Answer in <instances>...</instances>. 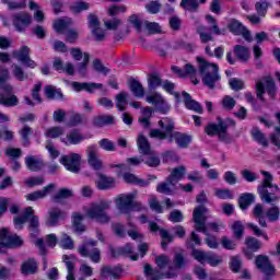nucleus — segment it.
<instances>
[{"label": "nucleus", "instance_id": "f257e3e1", "mask_svg": "<svg viewBox=\"0 0 280 280\" xmlns=\"http://www.w3.org/2000/svg\"><path fill=\"white\" fill-rule=\"evenodd\" d=\"M113 201L101 199L98 201L91 202L89 208L85 210V215L90 220H95L100 224H108L110 222V215H108V209H110Z\"/></svg>", "mask_w": 280, "mask_h": 280}, {"label": "nucleus", "instance_id": "f03ea898", "mask_svg": "<svg viewBox=\"0 0 280 280\" xmlns=\"http://www.w3.org/2000/svg\"><path fill=\"white\" fill-rule=\"evenodd\" d=\"M197 62H199V73L202 83L208 86V89H215V84H218V81L220 80L218 65L206 61L202 57H197Z\"/></svg>", "mask_w": 280, "mask_h": 280}, {"label": "nucleus", "instance_id": "7ed1b4c3", "mask_svg": "<svg viewBox=\"0 0 280 280\" xmlns=\"http://www.w3.org/2000/svg\"><path fill=\"white\" fill-rule=\"evenodd\" d=\"M260 173L262 174V176H265V179L258 186L257 191L262 202H266L267 205H272V202H277V200H279V197L275 195V192L268 191V188L275 189V191H280L279 186L272 184L273 177L272 174H270L268 171H260Z\"/></svg>", "mask_w": 280, "mask_h": 280}, {"label": "nucleus", "instance_id": "20e7f679", "mask_svg": "<svg viewBox=\"0 0 280 280\" xmlns=\"http://www.w3.org/2000/svg\"><path fill=\"white\" fill-rule=\"evenodd\" d=\"M218 124L210 122L205 128L206 135L208 137H218L219 141L222 143H232L233 139L229 137V124L222 119V117H218Z\"/></svg>", "mask_w": 280, "mask_h": 280}, {"label": "nucleus", "instance_id": "39448f33", "mask_svg": "<svg viewBox=\"0 0 280 280\" xmlns=\"http://www.w3.org/2000/svg\"><path fill=\"white\" fill-rule=\"evenodd\" d=\"M27 220L30 222L28 229L31 231V235H37L38 226H40V223L38 221V217L34 215V209L32 207H27L23 215L14 217L13 222L15 228L19 229V231H21V229H23V224H25Z\"/></svg>", "mask_w": 280, "mask_h": 280}, {"label": "nucleus", "instance_id": "423d86ee", "mask_svg": "<svg viewBox=\"0 0 280 280\" xmlns=\"http://www.w3.org/2000/svg\"><path fill=\"white\" fill-rule=\"evenodd\" d=\"M90 246L94 248L90 249ZM95 246H97V241L85 240L83 244L78 247V253L79 255H81V257H89L94 264H100L102 256L100 248Z\"/></svg>", "mask_w": 280, "mask_h": 280}, {"label": "nucleus", "instance_id": "0eeeda50", "mask_svg": "<svg viewBox=\"0 0 280 280\" xmlns=\"http://www.w3.org/2000/svg\"><path fill=\"white\" fill-rule=\"evenodd\" d=\"M268 93L271 100H275V95H277V85H275V80L270 77H267L261 81L256 83V95L258 100L265 102L264 93Z\"/></svg>", "mask_w": 280, "mask_h": 280}, {"label": "nucleus", "instance_id": "6e6552de", "mask_svg": "<svg viewBox=\"0 0 280 280\" xmlns=\"http://www.w3.org/2000/svg\"><path fill=\"white\" fill-rule=\"evenodd\" d=\"M207 213H209V209L205 206H199L194 209L192 220L195 222L196 231L199 233H203V235H208L207 231Z\"/></svg>", "mask_w": 280, "mask_h": 280}, {"label": "nucleus", "instance_id": "1a4fd4ad", "mask_svg": "<svg viewBox=\"0 0 280 280\" xmlns=\"http://www.w3.org/2000/svg\"><path fill=\"white\" fill-rule=\"evenodd\" d=\"M23 240L16 234H10V230L3 228L0 230V253H3V248H14V246H21Z\"/></svg>", "mask_w": 280, "mask_h": 280}, {"label": "nucleus", "instance_id": "9d476101", "mask_svg": "<svg viewBox=\"0 0 280 280\" xmlns=\"http://www.w3.org/2000/svg\"><path fill=\"white\" fill-rule=\"evenodd\" d=\"M81 161L82 156L79 153H69L67 155H62L59 160L61 165H63L68 172H72V174H80Z\"/></svg>", "mask_w": 280, "mask_h": 280}, {"label": "nucleus", "instance_id": "9b49d317", "mask_svg": "<svg viewBox=\"0 0 280 280\" xmlns=\"http://www.w3.org/2000/svg\"><path fill=\"white\" fill-rule=\"evenodd\" d=\"M13 58H16L19 62H22L24 67H28V69H36L37 63L30 57V47L22 46L19 50H14L12 52Z\"/></svg>", "mask_w": 280, "mask_h": 280}, {"label": "nucleus", "instance_id": "f8f14e48", "mask_svg": "<svg viewBox=\"0 0 280 280\" xmlns=\"http://www.w3.org/2000/svg\"><path fill=\"white\" fill-rule=\"evenodd\" d=\"M135 198H137V191L119 195L115 200L117 209H119L121 213H130Z\"/></svg>", "mask_w": 280, "mask_h": 280}, {"label": "nucleus", "instance_id": "ddd939ff", "mask_svg": "<svg viewBox=\"0 0 280 280\" xmlns=\"http://www.w3.org/2000/svg\"><path fill=\"white\" fill-rule=\"evenodd\" d=\"M32 23V15L27 12H21L13 14V25L18 32H25L26 27H30Z\"/></svg>", "mask_w": 280, "mask_h": 280}, {"label": "nucleus", "instance_id": "4468645a", "mask_svg": "<svg viewBox=\"0 0 280 280\" xmlns=\"http://www.w3.org/2000/svg\"><path fill=\"white\" fill-rule=\"evenodd\" d=\"M98 150L97 147L95 145H90L86 149V154H88V163L93 167V170H102L104 167L102 160H100V155L97 154Z\"/></svg>", "mask_w": 280, "mask_h": 280}, {"label": "nucleus", "instance_id": "2eb2a0df", "mask_svg": "<svg viewBox=\"0 0 280 280\" xmlns=\"http://www.w3.org/2000/svg\"><path fill=\"white\" fill-rule=\"evenodd\" d=\"M256 268L261 270L264 275H275V267L270 262V259H268V256L258 255L256 257Z\"/></svg>", "mask_w": 280, "mask_h": 280}, {"label": "nucleus", "instance_id": "dca6fc26", "mask_svg": "<svg viewBox=\"0 0 280 280\" xmlns=\"http://www.w3.org/2000/svg\"><path fill=\"white\" fill-rule=\"evenodd\" d=\"M149 228L153 233L160 231V235L162 237V248H167V244H172V242H174V236H172L167 230L159 228V224L155 222H150Z\"/></svg>", "mask_w": 280, "mask_h": 280}, {"label": "nucleus", "instance_id": "f3484780", "mask_svg": "<svg viewBox=\"0 0 280 280\" xmlns=\"http://www.w3.org/2000/svg\"><path fill=\"white\" fill-rule=\"evenodd\" d=\"M96 176L98 177V180H96L97 189L104 191L106 189H113L115 187V177L106 176L102 173H97Z\"/></svg>", "mask_w": 280, "mask_h": 280}, {"label": "nucleus", "instance_id": "a211bd4d", "mask_svg": "<svg viewBox=\"0 0 280 280\" xmlns=\"http://www.w3.org/2000/svg\"><path fill=\"white\" fill-rule=\"evenodd\" d=\"M72 89L80 93V91H86L88 93H95L98 89H104V84L102 83H80V82H72Z\"/></svg>", "mask_w": 280, "mask_h": 280}, {"label": "nucleus", "instance_id": "6ab92c4d", "mask_svg": "<svg viewBox=\"0 0 280 280\" xmlns=\"http://www.w3.org/2000/svg\"><path fill=\"white\" fill-rule=\"evenodd\" d=\"M185 174H187V167L185 165L176 166L172 170L168 178V183L172 185H176L179 180H183L185 178Z\"/></svg>", "mask_w": 280, "mask_h": 280}, {"label": "nucleus", "instance_id": "aec40b11", "mask_svg": "<svg viewBox=\"0 0 280 280\" xmlns=\"http://www.w3.org/2000/svg\"><path fill=\"white\" fill-rule=\"evenodd\" d=\"M182 95L184 97V104L186 108H188V110H194L195 113L199 114L203 113L202 105H200V103H198L197 101L192 100L189 93L183 92Z\"/></svg>", "mask_w": 280, "mask_h": 280}, {"label": "nucleus", "instance_id": "412c9836", "mask_svg": "<svg viewBox=\"0 0 280 280\" xmlns=\"http://www.w3.org/2000/svg\"><path fill=\"white\" fill-rule=\"evenodd\" d=\"M148 104H154L155 106H164V114L170 113V104L163 98V96L156 92L145 97Z\"/></svg>", "mask_w": 280, "mask_h": 280}, {"label": "nucleus", "instance_id": "4be33fe9", "mask_svg": "<svg viewBox=\"0 0 280 280\" xmlns=\"http://www.w3.org/2000/svg\"><path fill=\"white\" fill-rule=\"evenodd\" d=\"M25 165L27 170H30L31 172H40V170L45 167V163L43 162V160L34 155H30L25 158Z\"/></svg>", "mask_w": 280, "mask_h": 280}, {"label": "nucleus", "instance_id": "5701e85b", "mask_svg": "<svg viewBox=\"0 0 280 280\" xmlns=\"http://www.w3.org/2000/svg\"><path fill=\"white\" fill-rule=\"evenodd\" d=\"M102 279H119L121 277V269L119 267L103 266L101 268Z\"/></svg>", "mask_w": 280, "mask_h": 280}, {"label": "nucleus", "instance_id": "b1692460", "mask_svg": "<svg viewBox=\"0 0 280 280\" xmlns=\"http://www.w3.org/2000/svg\"><path fill=\"white\" fill-rule=\"evenodd\" d=\"M234 56L241 62H248L250 60V49L243 45H235L234 46Z\"/></svg>", "mask_w": 280, "mask_h": 280}, {"label": "nucleus", "instance_id": "393cba45", "mask_svg": "<svg viewBox=\"0 0 280 280\" xmlns=\"http://www.w3.org/2000/svg\"><path fill=\"white\" fill-rule=\"evenodd\" d=\"M92 124L96 128H104V126H113V124H115V116L98 115L92 119Z\"/></svg>", "mask_w": 280, "mask_h": 280}, {"label": "nucleus", "instance_id": "a878e982", "mask_svg": "<svg viewBox=\"0 0 280 280\" xmlns=\"http://www.w3.org/2000/svg\"><path fill=\"white\" fill-rule=\"evenodd\" d=\"M60 218H62V210H60V208H51L48 211L46 226H58V222H60Z\"/></svg>", "mask_w": 280, "mask_h": 280}, {"label": "nucleus", "instance_id": "bb28decb", "mask_svg": "<svg viewBox=\"0 0 280 280\" xmlns=\"http://www.w3.org/2000/svg\"><path fill=\"white\" fill-rule=\"evenodd\" d=\"M65 264H66V268L68 270V276H67V280H75L74 275H75V262L73 261V259H75L74 256H67L65 255L62 257ZM78 280H84V278H79Z\"/></svg>", "mask_w": 280, "mask_h": 280}, {"label": "nucleus", "instance_id": "cd10ccee", "mask_svg": "<svg viewBox=\"0 0 280 280\" xmlns=\"http://www.w3.org/2000/svg\"><path fill=\"white\" fill-rule=\"evenodd\" d=\"M122 178H124L125 183L138 185V187H148V185H150V179H141L132 173H125L122 175Z\"/></svg>", "mask_w": 280, "mask_h": 280}, {"label": "nucleus", "instance_id": "c85d7f7f", "mask_svg": "<svg viewBox=\"0 0 280 280\" xmlns=\"http://www.w3.org/2000/svg\"><path fill=\"white\" fill-rule=\"evenodd\" d=\"M154 109L152 107H142L141 108V117H139L138 121L144 128H150V119H152V114Z\"/></svg>", "mask_w": 280, "mask_h": 280}, {"label": "nucleus", "instance_id": "c756f323", "mask_svg": "<svg viewBox=\"0 0 280 280\" xmlns=\"http://www.w3.org/2000/svg\"><path fill=\"white\" fill-rule=\"evenodd\" d=\"M66 139L68 140V142L65 139L62 140L66 145H69V143L72 145H78V143H82L85 138L83 135H81L80 131L74 129L67 135Z\"/></svg>", "mask_w": 280, "mask_h": 280}, {"label": "nucleus", "instance_id": "7c9ffc66", "mask_svg": "<svg viewBox=\"0 0 280 280\" xmlns=\"http://www.w3.org/2000/svg\"><path fill=\"white\" fill-rule=\"evenodd\" d=\"M38 270V264L34 258H30L24 261L21 267L22 275H36Z\"/></svg>", "mask_w": 280, "mask_h": 280}, {"label": "nucleus", "instance_id": "2f4dec72", "mask_svg": "<svg viewBox=\"0 0 280 280\" xmlns=\"http://www.w3.org/2000/svg\"><path fill=\"white\" fill-rule=\"evenodd\" d=\"M0 106H5L7 108L19 106V97L12 94L5 95V93L0 92Z\"/></svg>", "mask_w": 280, "mask_h": 280}, {"label": "nucleus", "instance_id": "473e14b6", "mask_svg": "<svg viewBox=\"0 0 280 280\" xmlns=\"http://www.w3.org/2000/svg\"><path fill=\"white\" fill-rule=\"evenodd\" d=\"M174 189H176V184L168 182V177H166L165 182H162L156 186V191L159 194H164L165 196H172Z\"/></svg>", "mask_w": 280, "mask_h": 280}, {"label": "nucleus", "instance_id": "72a5a7b5", "mask_svg": "<svg viewBox=\"0 0 280 280\" xmlns=\"http://www.w3.org/2000/svg\"><path fill=\"white\" fill-rule=\"evenodd\" d=\"M129 90L132 92L135 97H143L145 95L143 85L136 79L129 80Z\"/></svg>", "mask_w": 280, "mask_h": 280}, {"label": "nucleus", "instance_id": "f704fd0d", "mask_svg": "<svg viewBox=\"0 0 280 280\" xmlns=\"http://www.w3.org/2000/svg\"><path fill=\"white\" fill-rule=\"evenodd\" d=\"M137 143H138L140 154H143V155L151 154L152 148L150 147V142L148 141V138H145V136L140 133L138 136Z\"/></svg>", "mask_w": 280, "mask_h": 280}, {"label": "nucleus", "instance_id": "c9c22d12", "mask_svg": "<svg viewBox=\"0 0 280 280\" xmlns=\"http://www.w3.org/2000/svg\"><path fill=\"white\" fill-rule=\"evenodd\" d=\"M174 141L177 143L178 148H187L191 143V138L185 133L178 131L172 135Z\"/></svg>", "mask_w": 280, "mask_h": 280}, {"label": "nucleus", "instance_id": "e433bc0d", "mask_svg": "<svg viewBox=\"0 0 280 280\" xmlns=\"http://www.w3.org/2000/svg\"><path fill=\"white\" fill-rule=\"evenodd\" d=\"M69 25H73V20L71 18L60 19L54 23V30L57 32V34H62V32H65Z\"/></svg>", "mask_w": 280, "mask_h": 280}, {"label": "nucleus", "instance_id": "4c0bfd02", "mask_svg": "<svg viewBox=\"0 0 280 280\" xmlns=\"http://www.w3.org/2000/svg\"><path fill=\"white\" fill-rule=\"evenodd\" d=\"M127 224L130 228L127 231V234L129 235V237H131V240H135L136 242H143V234L139 232V228H137L136 224L132 223V221L130 220H128Z\"/></svg>", "mask_w": 280, "mask_h": 280}, {"label": "nucleus", "instance_id": "58836bf2", "mask_svg": "<svg viewBox=\"0 0 280 280\" xmlns=\"http://www.w3.org/2000/svg\"><path fill=\"white\" fill-rule=\"evenodd\" d=\"M90 60H91V55H89V52H84L83 61L77 66V71H78V73H80L82 75V78H86V75L89 73Z\"/></svg>", "mask_w": 280, "mask_h": 280}, {"label": "nucleus", "instance_id": "ea45409f", "mask_svg": "<svg viewBox=\"0 0 280 280\" xmlns=\"http://www.w3.org/2000/svg\"><path fill=\"white\" fill-rule=\"evenodd\" d=\"M45 95L48 100H62V92L54 85H46L44 88Z\"/></svg>", "mask_w": 280, "mask_h": 280}, {"label": "nucleus", "instance_id": "a19ab883", "mask_svg": "<svg viewBox=\"0 0 280 280\" xmlns=\"http://www.w3.org/2000/svg\"><path fill=\"white\" fill-rule=\"evenodd\" d=\"M253 202H255V195H253L250 192H245V194L241 195V197L238 199L240 209H242V210L248 209V207H250V205H253Z\"/></svg>", "mask_w": 280, "mask_h": 280}, {"label": "nucleus", "instance_id": "79ce46f5", "mask_svg": "<svg viewBox=\"0 0 280 280\" xmlns=\"http://www.w3.org/2000/svg\"><path fill=\"white\" fill-rule=\"evenodd\" d=\"M250 135L254 141H257V143H260V145H264V148H268V140L266 139V135H264L259 128L254 127L250 130Z\"/></svg>", "mask_w": 280, "mask_h": 280}, {"label": "nucleus", "instance_id": "37998d69", "mask_svg": "<svg viewBox=\"0 0 280 280\" xmlns=\"http://www.w3.org/2000/svg\"><path fill=\"white\" fill-rule=\"evenodd\" d=\"M67 198H73V190L68 188H61L54 195V202H62V200H67Z\"/></svg>", "mask_w": 280, "mask_h": 280}, {"label": "nucleus", "instance_id": "c03bdc74", "mask_svg": "<svg viewBox=\"0 0 280 280\" xmlns=\"http://www.w3.org/2000/svg\"><path fill=\"white\" fill-rule=\"evenodd\" d=\"M69 115H70V118L68 121L69 126H80V124H86V118L84 117V115L80 113H75L73 110H70Z\"/></svg>", "mask_w": 280, "mask_h": 280}, {"label": "nucleus", "instance_id": "a18cd8bd", "mask_svg": "<svg viewBox=\"0 0 280 280\" xmlns=\"http://www.w3.org/2000/svg\"><path fill=\"white\" fill-rule=\"evenodd\" d=\"M276 119H278V124L279 126L275 127V131L277 133H271L270 135V141L272 143V145H276V148H278L280 150V112L275 114Z\"/></svg>", "mask_w": 280, "mask_h": 280}, {"label": "nucleus", "instance_id": "49530a36", "mask_svg": "<svg viewBox=\"0 0 280 280\" xmlns=\"http://www.w3.org/2000/svg\"><path fill=\"white\" fill-rule=\"evenodd\" d=\"M19 133L22 137V143L24 148H30V137L34 135V130L30 126H24Z\"/></svg>", "mask_w": 280, "mask_h": 280}, {"label": "nucleus", "instance_id": "de8ad7c7", "mask_svg": "<svg viewBox=\"0 0 280 280\" xmlns=\"http://www.w3.org/2000/svg\"><path fill=\"white\" fill-rule=\"evenodd\" d=\"M65 135V127L55 126L50 127L45 131V137L48 139H58V137H62Z\"/></svg>", "mask_w": 280, "mask_h": 280}, {"label": "nucleus", "instance_id": "09e8293b", "mask_svg": "<svg viewBox=\"0 0 280 280\" xmlns=\"http://www.w3.org/2000/svg\"><path fill=\"white\" fill-rule=\"evenodd\" d=\"M126 106H128V93L120 92L116 95V108H118L120 112H124L126 110Z\"/></svg>", "mask_w": 280, "mask_h": 280}, {"label": "nucleus", "instance_id": "8fccbe9b", "mask_svg": "<svg viewBox=\"0 0 280 280\" xmlns=\"http://www.w3.org/2000/svg\"><path fill=\"white\" fill-rule=\"evenodd\" d=\"M144 156H147L144 163L149 165V167H159L161 165V159H159L156 152L151 151V153L144 154Z\"/></svg>", "mask_w": 280, "mask_h": 280}, {"label": "nucleus", "instance_id": "3c124183", "mask_svg": "<svg viewBox=\"0 0 280 280\" xmlns=\"http://www.w3.org/2000/svg\"><path fill=\"white\" fill-rule=\"evenodd\" d=\"M89 8H91V4L89 2L80 1L71 4L69 7V10L70 12H72V14H80V12L89 10Z\"/></svg>", "mask_w": 280, "mask_h": 280}, {"label": "nucleus", "instance_id": "603ef678", "mask_svg": "<svg viewBox=\"0 0 280 280\" xmlns=\"http://www.w3.org/2000/svg\"><path fill=\"white\" fill-rule=\"evenodd\" d=\"M208 31L209 27L205 25H199L197 27V34H199L201 43H209L210 40H213V35L207 33Z\"/></svg>", "mask_w": 280, "mask_h": 280}, {"label": "nucleus", "instance_id": "864d4df0", "mask_svg": "<svg viewBox=\"0 0 280 280\" xmlns=\"http://www.w3.org/2000/svg\"><path fill=\"white\" fill-rule=\"evenodd\" d=\"M158 124L166 135H172L174 131V120L171 118H163Z\"/></svg>", "mask_w": 280, "mask_h": 280}, {"label": "nucleus", "instance_id": "5fc2aeb1", "mask_svg": "<svg viewBox=\"0 0 280 280\" xmlns=\"http://www.w3.org/2000/svg\"><path fill=\"white\" fill-rule=\"evenodd\" d=\"M180 8L188 12H198L200 4L198 3V0H182Z\"/></svg>", "mask_w": 280, "mask_h": 280}, {"label": "nucleus", "instance_id": "6e6d98bb", "mask_svg": "<svg viewBox=\"0 0 280 280\" xmlns=\"http://www.w3.org/2000/svg\"><path fill=\"white\" fill-rule=\"evenodd\" d=\"M12 68V73H13V77L19 80L20 82H23L24 80H27V74L25 73V71L22 69L21 66L16 65V63H13L11 66Z\"/></svg>", "mask_w": 280, "mask_h": 280}, {"label": "nucleus", "instance_id": "4d7b16f0", "mask_svg": "<svg viewBox=\"0 0 280 280\" xmlns=\"http://www.w3.org/2000/svg\"><path fill=\"white\" fill-rule=\"evenodd\" d=\"M228 27H229L230 32H232V34H235L236 36H240L241 34H244L245 27L237 20H232L230 22V24L228 25Z\"/></svg>", "mask_w": 280, "mask_h": 280}, {"label": "nucleus", "instance_id": "13d9d810", "mask_svg": "<svg viewBox=\"0 0 280 280\" xmlns=\"http://www.w3.org/2000/svg\"><path fill=\"white\" fill-rule=\"evenodd\" d=\"M232 231L236 240H242L244 237V223L242 221H235L232 224Z\"/></svg>", "mask_w": 280, "mask_h": 280}, {"label": "nucleus", "instance_id": "bf43d9fd", "mask_svg": "<svg viewBox=\"0 0 280 280\" xmlns=\"http://www.w3.org/2000/svg\"><path fill=\"white\" fill-rule=\"evenodd\" d=\"M174 277H176L175 272H166V273H162L159 270H154L152 271V273L150 275L149 279L150 280H161V279H174Z\"/></svg>", "mask_w": 280, "mask_h": 280}, {"label": "nucleus", "instance_id": "052dcab7", "mask_svg": "<svg viewBox=\"0 0 280 280\" xmlns=\"http://www.w3.org/2000/svg\"><path fill=\"white\" fill-rule=\"evenodd\" d=\"M92 66L96 73H102L103 75H108V73H110V70L106 68V66H104L100 59H94Z\"/></svg>", "mask_w": 280, "mask_h": 280}, {"label": "nucleus", "instance_id": "680f3d73", "mask_svg": "<svg viewBox=\"0 0 280 280\" xmlns=\"http://www.w3.org/2000/svg\"><path fill=\"white\" fill-rule=\"evenodd\" d=\"M241 176L247 183H255V180H257V178H259L257 173H255L248 168H244L243 171H241Z\"/></svg>", "mask_w": 280, "mask_h": 280}, {"label": "nucleus", "instance_id": "e2e57ef3", "mask_svg": "<svg viewBox=\"0 0 280 280\" xmlns=\"http://www.w3.org/2000/svg\"><path fill=\"white\" fill-rule=\"evenodd\" d=\"M221 104L224 110H233V108H235V105L237 104V101H235V98L230 95H225L222 98Z\"/></svg>", "mask_w": 280, "mask_h": 280}, {"label": "nucleus", "instance_id": "0e129e2a", "mask_svg": "<svg viewBox=\"0 0 280 280\" xmlns=\"http://www.w3.org/2000/svg\"><path fill=\"white\" fill-rule=\"evenodd\" d=\"M148 84H149L150 91H154V89H159V86H161V77H159V74L156 73L150 74L148 78Z\"/></svg>", "mask_w": 280, "mask_h": 280}, {"label": "nucleus", "instance_id": "69168bd1", "mask_svg": "<svg viewBox=\"0 0 280 280\" xmlns=\"http://www.w3.org/2000/svg\"><path fill=\"white\" fill-rule=\"evenodd\" d=\"M230 269L232 272H240L242 270V258L240 256H232L230 258Z\"/></svg>", "mask_w": 280, "mask_h": 280}, {"label": "nucleus", "instance_id": "338daca9", "mask_svg": "<svg viewBox=\"0 0 280 280\" xmlns=\"http://www.w3.org/2000/svg\"><path fill=\"white\" fill-rule=\"evenodd\" d=\"M45 183V177L43 176H34L30 177L25 180L26 187H38Z\"/></svg>", "mask_w": 280, "mask_h": 280}, {"label": "nucleus", "instance_id": "774afa93", "mask_svg": "<svg viewBox=\"0 0 280 280\" xmlns=\"http://www.w3.org/2000/svg\"><path fill=\"white\" fill-rule=\"evenodd\" d=\"M206 261L210 264L213 268H215V266H220V264H222V256H218L213 253H208Z\"/></svg>", "mask_w": 280, "mask_h": 280}]
</instances>
